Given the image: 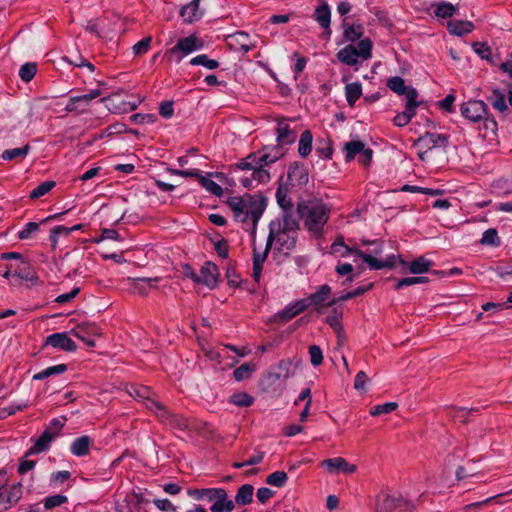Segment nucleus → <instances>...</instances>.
<instances>
[{
	"instance_id": "obj_1",
	"label": "nucleus",
	"mask_w": 512,
	"mask_h": 512,
	"mask_svg": "<svg viewBox=\"0 0 512 512\" xmlns=\"http://www.w3.org/2000/svg\"><path fill=\"white\" fill-rule=\"evenodd\" d=\"M227 204L233 211V216L237 221L244 223L250 219L253 230H255L257 222L261 218L266 206L261 196L251 194L230 197Z\"/></svg>"
},
{
	"instance_id": "obj_2",
	"label": "nucleus",
	"mask_w": 512,
	"mask_h": 512,
	"mask_svg": "<svg viewBox=\"0 0 512 512\" xmlns=\"http://www.w3.org/2000/svg\"><path fill=\"white\" fill-rule=\"evenodd\" d=\"M461 115L472 123H481L482 137H487L489 133L495 134L497 131V122L489 115L488 106L482 100H469L460 106Z\"/></svg>"
},
{
	"instance_id": "obj_3",
	"label": "nucleus",
	"mask_w": 512,
	"mask_h": 512,
	"mask_svg": "<svg viewBox=\"0 0 512 512\" xmlns=\"http://www.w3.org/2000/svg\"><path fill=\"white\" fill-rule=\"evenodd\" d=\"M295 368L289 359H284L260 380L262 389L268 393L279 395L284 390L285 381L294 376Z\"/></svg>"
},
{
	"instance_id": "obj_4",
	"label": "nucleus",
	"mask_w": 512,
	"mask_h": 512,
	"mask_svg": "<svg viewBox=\"0 0 512 512\" xmlns=\"http://www.w3.org/2000/svg\"><path fill=\"white\" fill-rule=\"evenodd\" d=\"M298 211L302 214L305 228L315 236H321L323 227L329 219V210L323 204L298 203Z\"/></svg>"
},
{
	"instance_id": "obj_5",
	"label": "nucleus",
	"mask_w": 512,
	"mask_h": 512,
	"mask_svg": "<svg viewBox=\"0 0 512 512\" xmlns=\"http://www.w3.org/2000/svg\"><path fill=\"white\" fill-rule=\"evenodd\" d=\"M202 48V41L196 35L180 38L176 45L164 53L169 62L180 63L187 55Z\"/></svg>"
},
{
	"instance_id": "obj_6",
	"label": "nucleus",
	"mask_w": 512,
	"mask_h": 512,
	"mask_svg": "<svg viewBox=\"0 0 512 512\" xmlns=\"http://www.w3.org/2000/svg\"><path fill=\"white\" fill-rule=\"evenodd\" d=\"M63 426L64 424L58 418H54L46 426L42 434L34 442L33 446L27 450L25 456L39 454L48 450L51 442L61 435Z\"/></svg>"
},
{
	"instance_id": "obj_7",
	"label": "nucleus",
	"mask_w": 512,
	"mask_h": 512,
	"mask_svg": "<svg viewBox=\"0 0 512 512\" xmlns=\"http://www.w3.org/2000/svg\"><path fill=\"white\" fill-rule=\"evenodd\" d=\"M297 239V233L291 231H285L284 229L278 228L274 230L273 226L270 227V233L267 239V246L271 247L273 241L278 245L279 251H291L295 248Z\"/></svg>"
},
{
	"instance_id": "obj_8",
	"label": "nucleus",
	"mask_w": 512,
	"mask_h": 512,
	"mask_svg": "<svg viewBox=\"0 0 512 512\" xmlns=\"http://www.w3.org/2000/svg\"><path fill=\"white\" fill-rule=\"evenodd\" d=\"M409 93L408 101L405 104V110L398 113L393 119V123L397 127L406 126L416 115V108L421 105V102L417 100V90H411Z\"/></svg>"
},
{
	"instance_id": "obj_9",
	"label": "nucleus",
	"mask_w": 512,
	"mask_h": 512,
	"mask_svg": "<svg viewBox=\"0 0 512 512\" xmlns=\"http://www.w3.org/2000/svg\"><path fill=\"white\" fill-rule=\"evenodd\" d=\"M348 252L355 253L356 256L360 257L365 263L368 264L370 269L380 270L383 268H394L396 265V256L390 255L385 260H380L372 254H367L358 248H347Z\"/></svg>"
},
{
	"instance_id": "obj_10",
	"label": "nucleus",
	"mask_w": 512,
	"mask_h": 512,
	"mask_svg": "<svg viewBox=\"0 0 512 512\" xmlns=\"http://www.w3.org/2000/svg\"><path fill=\"white\" fill-rule=\"evenodd\" d=\"M157 417L165 424L179 431H185L190 428V421L182 415L170 413L162 404V409H158Z\"/></svg>"
},
{
	"instance_id": "obj_11",
	"label": "nucleus",
	"mask_w": 512,
	"mask_h": 512,
	"mask_svg": "<svg viewBox=\"0 0 512 512\" xmlns=\"http://www.w3.org/2000/svg\"><path fill=\"white\" fill-rule=\"evenodd\" d=\"M213 504L210 506L211 512H232L235 503L229 498L227 492L223 488H216L213 496Z\"/></svg>"
},
{
	"instance_id": "obj_12",
	"label": "nucleus",
	"mask_w": 512,
	"mask_h": 512,
	"mask_svg": "<svg viewBox=\"0 0 512 512\" xmlns=\"http://www.w3.org/2000/svg\"><path fill=\"white\" fill-rule=\"evenodd\" d=\"M309 307L308 300H299L286 306L283 310L276 313L273 317L275 322H287L306 310Z\"/></svg>"
},
{
	"instance_id": "obj_13",
	"label": "nucleus",
	"mask_w": 512,
	"mask_h": 512,
	"mask_svg": "<svg viewBox=\"0 0 512 512\" xmlns=\"http://www.w3.org/2000/svg\"><path fill=\"white\" fill-rule=\"evenodd\" d=\"M448 143L447 135L426 132L417 139L415 144L420 145L423 149L432 150L437 147H446Z\"/></svg>"
},
{
	"instance_id": "obj_14",
	"label": "nucleus",
	"mask_w": 512,
	"mask_h": 512,
	"mask_svg": "<svg viewBox=\"0 0 512 512\" xmlns=\"http://www.w3.org/2000/svg\"><path fill=\"white\" fill-rule=\"evenodd\" d=\"M218 278V267L214 263L206 262L200 269V274L198 275V283L213 289L217 286Z\"/></svg>"
},
{
	"instance_id": "obj_15",
	"label": "nucleus",
	"mask_w": 512,
	"mask_h": 512,
	"mask_svg": "<svg viewBox=\"0 0 512 512\" xmlns=\"http://www.w3.org/2000/svg\"><path fill=\"white\" fill-rule=\"evenodd\" d=\"M287 176L294 186H305L309 181L308 169L299 163L290 165Z\"/></svg>"
},
{
	"instance_id": "obj_16",
	"label": "nucleus",
	"mask_w": 512,
	"mask_h": 512,
	"mask_svg": "<svg viewBox=\"0 0 512 512\" xmlns=\"http://www.w3.org/2000/svg\"><path fill=\"white\" fill-rule=\"evenodd\" d=\"M127 392L130 396H132L134 399L138 400V401H148L150 402L153 406H155L158 409H162V403L154 400L152 398V396L154 395V393L152 392V390L147 387V386H134V385H131L128 389H127Z\"/></svg>"
},
{
	"instance_id": "obj_17",
	"label": "nucleus",
	"mask_w": 512,
	"mask_h": 512,
	"mask_svg": "<svg viewBox=\"0 0 512 512\" xmlns=\"http://www.w3.org/2000/svg\"><path fill=\"white\" fill-rule=\"evenodd\" d=\"M322 466L325 467L329 472L340 470L346 474H352L357 470V467L355 465L349 464L342 457L325 459L322 462Z\"/></svg>"
},
{
	"instance_id": "obj_18",
	"label": "nucleus",
	"mask_w": 512,
	"mask_h": 512,
	"mask_svg": "<svg viewBox=\"0 0 512 512\" xmlns=\"http://www.w3.org/2000/svg\"><path fill=\"white\" fill-rule=\"evenodd\" d=\"M406 505L407 502L401 495H386L381 502L377 503L376 512H393L394 510Z\"/></svg>"
},
{
	"instance_id": "obj_19",
	"label": "nucleus",
	"mask_w": 512,
	"mask_h": 512,
	"mask_svg": "<svg viewBox=\"0 0 512 512\" xmlns=\"http://www.w3.org/2000/svg\"><path fill=\"white\" fill-rule=\"evenodd\" d=\"M101 95V91L98 89L92 90L88 94L80 96H74L69 99V103L66 104V111H74L80 108L81 110L89 104V102Z\"/></svg>"
},
{
	"instance_id": "obj_20",
	"label": "nucleus",
	"mask_w": 512,
	"mask_h": 512,
	"mask_svg": "<svg viewBox=\"0 0 512 512\" xmlns=\"http://www.w3.org/2000/svg\"><path fill=\"white\" fill-rule=\"evenodd\" d=\"M302 219V214L299 213L298 208L294 211L289 210L283 212L282 224H279L278 228L284 229L285 231H291L297 233L299 230V221Z\"/></svg>"
},
{
	"instance_id": "obj_21",
	"label": "nucleus",
	"mask_w": 512,
	"mask_h": 512,
	"mask_svg": "<svg viewBox=\"0 0 512 512\" xmlns=\"http://www.w3.org/2000/svg\"><path fill=\"white\" fill-rule=\"evenodd\" d=\"M128 289L132 293L147 295L148 287H152V283L158 282V278H127Z\"/></svg>"
},
{
	"instance_id": "obj_22",
	"label": "nucleus",
	"mask_w": 512,
	"mask_h": 512,
	"mask_svg": "<svg viewBox=\"0 0 512 512\" xmlns=\"http://www.w3.org/2000/svg\"><path fill=\"white\" fill-rule=\"evenodd\" d=\"M201 0H192L189 4L183 6L180 10V15L187 23H193L200 19L203 12L199 9Z\"/></svg>"
},
{
	"instance_id": "obj_23",
	"label": "nucleus",
	"mask_w": 512,
	"mask_h": 512,
	"mask_svg": "<svg viewBox=\"0 0 512 512\" xmlns=\"http://www.w3.org/2000/svg\"><path fill=\"white\" fill-rule=\"evenodd\" d=\"M22 497V485L20 483L14 484L10 487H4L0 493V501L10 506L17 503Z\"/></svg>"
},
{
	"instance_id": "obj_24",
	"label": "nucleus",
	"mask_w": 512,
	"mask_h": 512,
	"mask_svg": "<svg viewBox=\"0 0 512 512\" xmlns=\"http://www.w3.org/2000/svg\"><path fill=\"white\" fill-rule=\"evenodd\" d=\"M277 141L280 145L292 144L296 140V132L290 129L289 125L283 120L278 122L276 129Z\"/></svg>"
},
{
	"instance_id": "obj_25",
	"label": "nucleus",
	"mask_w": 512,
	"mask_h": 512,
	"mask_svg": "<svg viewBox=\"0 0 512 512\" xmlns=\"http://www.w3.org/2000/svg\"><path fill=\"white\" fill-rule=\"evenodd\" d=\"M62 234H64L63 225H56L50 229L49 239L51 242V250L53 253L52 258L57 266L59 265V261H61V250L57 252L58 239Z\"/></svg>"
},
{
	"instance_id": "obj_26",
	"label": "nucleus",
	"mask_w": 512,
	"mask_h": 512,
	"mask_svg": "<svg viewBox=\"0 0 512 512\" xmlns=\"http://www.w3.org/2000/svg\"><path fill=\"white\" fill-rule=\"evenodd\" d=\"M387 87L398 95H405L406 102L408 101L409 92L411 90H416L412 86H406L404 79L399 76L389 78L387 81Z\"/></svg>"
},
{
	"instance_id": "obj_27",
	"label": "nucleus",
	"mask_w": 512,
	"mask_h": 512,
	"mask_svg": "<svg viewBox=\"0 0 512 512\" xmlns=\"http://www.w3.org/2000/svg\"><path fill=\"white\" fill-rule=\"evenodd\" d=\"M447 29L453 35L463 36L473 31L474 24L471 21H449L447 24Z\"/></svg>"
},
{
	"instance_id": "obj_28",
	"label": "nucleus",
	"mask_w": 512,
	"mask_h": 512,
	"mask_svg": "<svg viewBox=\"0 0 512 512\" xmlns=\"http://www.w3.org/2000/svg\"><path fill=\"white\" fill-rule=\"evenodd\" d=\"M229 45H238V49L244 54L249 52L254 47L249 42V35L243 31L236 32L235 34L229 36Z\"/></svg>"
},
{
	"instance_id": "obj_29",
	"label": "nucleus",
	"mask_w": 512,
	"mask_h": 512,
	"mask_svg": "<svg viewBox=\"0 0 512 512\" xmlns=\"http://www.w3.org/2000/svg\"><path fill=\"white\" fill-rule=\"evenodd\" d=\"M89 327L86 325H73L69 330L66 331V334L73 335L83 343H85L89 347H93L95 345L94 340L90 339L89 336Z\"/></svg>"
},
{
	"instance_id": "obj_30",
	"label": "nucleus",
	"mask_w": 512,
	"mask_h": 512,
	"mask_svg": "<svg viewBox=\"0 0 512 512\" xmlns=\"http://www.w3.org/2000/svg\"><path fill=\"white\" fill-rule=\"evenodd\" d=\"M90 443L91 440L89 436L84 435L78 437L70 446L71 453L78 457L87 455L89 453Z\"/></svg>"
},
{
	"instance_id": "obj_31",
	"label": "nucleus",
	"mask_w": 512,
	"mask_h": 512,
	"mask_svg": "<svg viewBox=\"0 0 512 512\" xmlns=\"http://www.w3.org/2000/svg\"><path fill=\"white\" fill-rule=\"evenodd\" d=\"M254 487L251 484L242 485L235 496V504L240 506L248 505L253 500Z\"/></svg>"
},
{
	"instance_id": "obj_32",
	"label": "nucleus",
	"mask_w": 512,
	"mask_h": 512,
	"mask_svg": "<svg viewBox=\"0 0 512 512\" xmlns=\"http://www.w3.org/2000/svg\"><path fill=\"white\" fill-rule=\"evenodd\" d=\"M269 249L270 247H268L267 245L263 253H259L254 249L252 277L256 282H258L261 277L263 264L267 258Z\"/></svg>"
},
{
	"instance_id": "obj_33",
	"label": "nucleus",
	"mask_w": 512,
	"mask_h": 512,
	"mask_svg": "<svg viewBox=\"0 0 512 512\" xmlns=\"http://www.w3.org/2000/svg\"><path fill=\"white\" fill-rule=\"evenodd\" d=\"M14 276L25 281H33L36 279L34 271L28 261L21 259L19 264L13 270Z\"/></svg>"
},
{
	"instance_id": "obj_34",
	"label": "nucleus",
	"mask_w": 512,
	"mask_h": 512,
	"mask_svg": "<svg viewBox=\"0 0 512 512\" xmlns=\"http://www.w3.org/2000/svg\"><path fill=\"white\" fill-rule=\"evenodd\" d=\"M337 57L339 61L347 65H355L359 58L356 52V48L353 45H348L341 49L337 53Z\"/></svg>"
},
{
	"instance_id": "obj_35",
	"label": "nucleus",
	"mask_w": 512,
	"mask_h": 512,
	"mask_svg": "<svg viewBox=\"0 0 512 512\" xmlns=\"http://www.w3.org/2000/svg\"><path fill=\"white\" fill-rule=\"evenodd\" d=\"M313 136L310 130H305L299 139L298 153L301 157H307L312 150Z\"/></svg>"
},
{
	"instance_id": "obj_36",
	"label": "nucleus",
	"mask_w": 512,
	"mask_h": 512,
	"mask_svg": "<svg viewBox=\"0 0 512 512\" xmlns=\"http://www.w3.org/2000/svg\"><path fill=\"white\" fill-rule=\"evenodd\" d=\"M365 144L360 140H352L344 145L346 162L352 161L356 155H359Z\"/></svg>"
},
{
	"instance_id": "obj_37",
	"label": "nucleus",
	"mask_w": 512,
	"mask_h": 512,
	"mask_svg": "<svg viewBox=\"0 0 512 512\" xmlns=\"http://www.w3.org/2000/svg\"><path fill=\"white\" fill-rule=\"evenodd\" d=\"M342 318V308H334L330 315L327 316L326 322L329 324L333 330L337 333L338 338L341 337V334L343 333V327L340 323V320Z\"/></svg>"
},
{
	"instance_id": "obj_38",
	"label": "nucleus",
	"mask_w": 512,
	"mask_h": 512,
	"mask_svg": "<svg viewBox=\"0 0 512 512\" xmlns=\"http://www.w3.org/2000/svg\"><path fill=\"white\" fill-rule=\"evenodd\" d=\"M346 100L350 106H353L355 102L362 95V86L358 82L349 83L345 86Z\"/></svg>"
},
{
	"instance_id": "obj_39",
	"label": "nucleus",
	"mask_w": 512,
	"mask_h": 512,
	"mask_svg": "<svg viewBox=\"0 0 512 512\" xmlns=\"http://www.w3.org/2000/svg\"><path fill=\"white\" fill-rule=\"evenodd\" d=\"M331 12L326 2L318 6L315 10V19L322 28H328L330 25Z\"/></svg>"
},
{
	"instance_id": "obj_40",
	"label": "nucleus",
	"mask_w": 512,
	"mask_h": 512,
	"mask_svg": "<svg viewBox=\"0 0 512 512\" xmlns=\"http://www.w3.org/2000/svg\"><path fill=\"white\" fill-rule=\"evenodd\" d=\"M193 178H197L202 187H204L208 192L215 196H220L223 193L222 187L217 184L215 181L211 180L207 176L201 175L194 176Z\"/></svg>"
},
{
	"instance_id": "obj_41",
	"label": "nucleus",
	"mask_w": 512,
	"mask_h": 512,
	"mask_svg": "<svg viewBox=\"0 0 512 512\" xmlns=\"http://www.w3.org/2000/svg\"><path fill=\"white\" fill-rule=\"evenodd\" d=\"M432 262L423 256L414 259L409 265V271L412 274H422L429 271Z\"/></svg>"
},
{
	"instance_id": "obj_42",
	"label": "nucleus",
	"mask_w": 512,
	"mask_h": 512,
	"mask_svg": "<svg viewBox=\"0 0 512 512\" xmlns=\"http://www.w3.org/2000/svg\"><path fill=\"white\" fill-rule=\"evenodd\" d=\"M330 293V286L324 284L315 293L311 294L306 300H308L309 306L312 304L319 305L327 299Z\"/></svg>"
},
{
	"instance_id": "obj_43",
	"label": "nucleus",
	"mask_w": 512,
	"mask_h": 512,
	"mask_svg": "<svg viewBox=\"0 0 512 512\" xmlns=\"http://www.w3.org/2000/svg\"><path fill=\"white\" fill-rule=\"evenodd\" d=\"M256 370V365L253 363H244L233 372L236 381H243L250 378L252 373Z\"/></svg>"
},
{
	"instance_id": "obj_44",
	"label": "nucleus",
	"mask_w": 512,
	"mask_h": 512,
	"mask_svg": "<svg viewBox=\"0 0 512 512\" xmlns=\"http://www.w3.org/2000/svg\"><path fill=\"white\" fill-rule=\"evenodd\" d=\"M288 481V475L285 471H275L267 476L266 483L277 487L282 488L286 485Z\"/></svg>"
},
{
	"instance_id": "obj_45",
	"label": "nucleus",
	"mask_w": 512,
	"mask_h": 512,
	"mask_svg": "<svg viewBox=\"0 0 512 512\" xmlns=\"http://www.w3.org/2000/svg\"><path fill=\"white\" fill-rule=\"evenodd\" d=\"M488 100L492 106L500 112H503L507 109L505 95L498 89H494L492 91V94L488 97Z\"/></svg>"
},
{
	"instance_id": "obj_46",
	"label": "nucleus",
	"mask_w": 512,
	"mask_h": 512,
	"mask_svg": "<svg viewBox=\"0 0 512 512\" xmlns=\"http://www.w3.org/2000/svg\"><path fill=\"white\" fill-rule=\"evenodd\" d=\"M37 72V64L35 62H27L20 67L19 76L22 81L30 82Z\"/></svg>"
},
{
	"instance_id": "obj_47",
	"label": "nucleus",
	"mask_w": 512,
	"mask_h": 512,
	"mask_svg": "<svg viewBox=\"0 0 512 512\" xmlns=\"http://www.w3.org/2000/svg\"><path fill=\"white\" fill-rule=\"evenodd\" d=\"M55 185V181H45L30 192L29 198L31 200L39 199L40 197L50 192L55 187Z\"/></svg>"
},
{
	"instance_id": "obj_48",
	"label": "nucleus",
	"mask_w": 512,
	"mask_h": 512,
	"mask_svg": "<svg viewBox=\"0 0 512 512\" xmlns=\"http://www.w3.org/2000/svg\"><path fill=\"white\" fill-rule=\"evenodd\" d=\"M30 151V146L24 145L20 148L7 149L2 153V158L6 161H11L16 158H24Z\"/></svg>"
},
{
	"instance_id": "obj_49",
	"label": "nucleus",
	"mask_w": 512,
	"mask_h": 512,
	"mask_svg": "<svg viewBox=\"0 0 512 512\" xmlns=\"http://www.w3.org/2000/svg\"><path fill=\"white\" fill-rule=\"evenodd\" d=\"M254 397L246 392L235 393L230 397V403L238 407H249L253 404Z\"/></svg>"
},
{
	"instance_id": "obj_50",
	"label": "nucleus",
	"mask_w": 512,
	"mask_h": 512,
	"mask_svg": "<svg viewBox=\"0 0 512 512\" xmlns=\"http://www.w3.org/2000/svg\"><path fill=\"white\" fill-rule=\"evenodd\" d=\"M215 491L216 488L189 489L188 495L196 500L206 499L209 502H212Z\"/></svg>"
},
{
	"instance_id": "obj_51",
	"label": "nucleus",
	"mask_w": 512,
	"mask_h": 512,
	"mask_svg": "<svg viewBox=\"0 0 512 512\" xmlns=\"http://www.w3.org/2000/svg\"><path fill=\"white\" fill-rule=\"evenodd\" d=\"M64 373V364L48 367L33 376V380H43L53 375Z\"/></svg>"
},
{
	"instance_id": "obj_52",
	"label": "nucleus",
	"mask_w": 512,
	"mask_h": 512,
	"mask_svg": "<svg viewBox=\"0 0 512 512\" xmlns=\"http://www.w3.org/2000/svg\"><path fill=\"white\" fill-rule=\"evenodd\" d=\"M455 6L449 2H440L436 5L435 15L440 18H449L454 15Z\"/></svg>"
},
{
	"instance_id": "obj_53",
	"label": "nucleus",
	"mask_w": 512,
	"mask_h": 512,
	"mask_svg": "<svg viewBox=\"0 0 512 512\" xmlns=\"http://www.w3.org/2000/svg\"><path fill=\"white\" fill-rule=\"evenodd\" d=\"M191 65H202L210 70L219 67V62L214 59H209L206 54L198 55L190 60Z\"/></svg>"
},
{
	"instance_id": "obj_54",
	"label": "nucleus",
	"mask_w": 512,
	"mask_h": 512,
	"mask_svg": "<svg viewBox=\"0 0 512 512\" xmlns=\"http://www.w3.org/2000/svg\"><path fill=\"white\" fill-rule=\"evenodd\" d=\"M276 199L279 206L283 209V212L293 209L291 199L287 196V191L282 187L277 189Z\"/></svg>"
},
{
	"instance_id": "obj_55",
	"label": "nucleus",
	"mask_w": 512,
	"mask_h": 512,
	"mask_svg": "<svg viewBox=\"0 0 512 512\" xmlns=\"http://www.w3.org/2000/svg\"><path fill=\"white\" fill-rule=\"evenodd\" d=\"M356 52L358 57L368 59L371 57L372 42L370 39L365 38L359 41L357 44Z\"/></svg>"
},
{
	"instance_id": "obj_56",
	"label": "nucleus",
	"mask_w": 512,
	"mask_h": 512,
	"mask_svg": "<svg viewBox=\"0 0 512 512\" xmlns=\"http://www.w3.org/2000/svg\"><path fill=\"white\" fill-rule=\"evenodd\" d=\"M398 407L396 402H387L381 405H376L370 410V414L372 416H379L383 414H388L395 411Z\"/></svg>"
},
{
	"instance_id": "obj_57",
	"label": "nucleus",
	"mask_w": 512,
	"mask_h": 512,
	"mask_svg": "<svg viewBox=\"0 0 512 512\" xmlns=\"http://www.w3.org/2000/svg\"><path fill=\"white\" fill-rule=\"evenodd\" d=\"M482 245H492L498 246L500 244V239L498 237V233L495 229H488L483 233V236L480 240Z\"/></svg>"
},
{
	"instance_id": "obj_58",
	"label": "nucleus",
	"mask_w": 512,
	"mask_h": 512,
	"mask_svg": "<svg viewBox=\"0 0 512 512\" xmlns=\"http://www.w3.org/2000/svg\"><path fill=\"white\" fill-rule=\"evenodd\" d=\"M426 282H428V278L424 276L407 277L399 280L394 287L396 290H400L405 286H411Z\"/></svg>"
},
{
	"instance_id": "obj_59",
	"label": "nucleus",
	"mask_w": 512,
	"mask_h": 512,
	"mask_svg": "<svg viewBox=\"0 0 512 512\" xmlns=\"http://www.w3.org/2000/svg\"><path fill=\"white\" fill-rule=\"evenodd\" d=\"M344 26H345L344 35L347 40L355 41V40L359 39L363 34V29H362L361 25L346 26V24L344 23Z\"/></svg>"
},
{
	"instance_id": "obj_60",
	"label": "nucleus",
	"mask_w": 512,
	"mask_h": 512,
	"mask_svg": "<svg viewBox=\"0 0 512 512\" xmlns=\"http://www.w3.org/2000/svg\"><path fill=\"white\" fill-rule=\"evenodd\" d=\"M474 52L482 59L490 61L491 48L485 42H475L472 45Z\"/></svg>"
},
{
	"instance_id": "obj_61",
	"label": "nucleus",
	"mask_w": 512,
	"mask_h": 512,
	"mask_svg": "<svg viewBox=\"0 0 512 512\" xmlns=\"http://www.w3.org/2000/svg\"><path fill=\"white\" fill-rule=\"evenodd\" d=\"M316 151L322 154L326 159H330L333 154L332 143L329 139H322L319 141Z\"/></svg>"
},
{
	"instance_id": "obj_62",
	"label": "nucleus",
	"mask_w": 512,
	"mask_h": 512,
	"mask_svg": "<svg viewBox=\"0 0 512 512\" xmlns=\"http://www.w3.org/2000/svg\"><path fill=\"white\" fill-rule=\"evenodd\" d=\"M310 362L313 366H319L323 362L322 350L318 345L309 347Z\"/></svg>"
},
{
	"instance_id": "obj_63",
	"label": "nucleus",
	"mask_w": 512,
	"mask_h": 512,
	"mask_svg": "<svg viewBox=\"0 0 512 512\" xmlns=\"http://www.w3.org/2000/svg\"><path fill=\"white\" fill-rule=\"evenodd\" d=\"M45 345H51L55 348L64 349V332L49 335L45 340Z\"/></svg>"
},
{
	"instance_id": "obj_64",
	"label": "nucleus",
	"mask_w": 512,
	"mask_h": 512,
	"mask_svg": "<svg viewBox=\"0 0 512 512\" xmlns=\"http://www.w3.org/2000/svg\"><path fill=\"white\" fill-rule=\"evenodd\" d=\"M64 503V495L58 494L49 496L44 499V509L52 510L55 507H59Z\"/></svg>"
}]
</instances>
